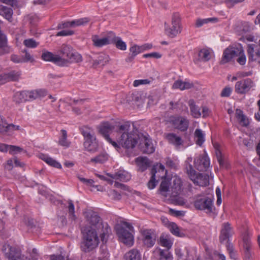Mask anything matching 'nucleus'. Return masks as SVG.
<instances>
[{
    "label": "nucleus",
    "instance_id": "nucleus-1",
    "mask_svg": "<svg viewBox=\"0 0 260 260\" xmlns=\"http://www.w3.org/2000/svg\"><path fill=\"white\" fill-rule=\"evenodd\" d=\"M42 58L60 67H67L71 63H79L82 61L81 55L73 50H62L56 54L45 51L43 53Z\"/></svg>",
    "mask_w": 260,
    "mask_h": 260
},
{
    "label": "nucleus",
    "instance_id": "nucleus-2",
    "mask_svg": "<svg viewBox=\"0 0 260 260\" xmlns=\"http://www.w3.org/2000/svg\"><path fill=\"white\" fill-rule=\"evenodd\" d=\"M84 215L86 219L89 229L87 230L98 231L101 240L104 242L106 240L111 230L110 227L106 224H103L100 217L97 213L91 209H87L84 212Z\"/></svg>",
    "mask_w": 260,
    "mask_h": 260
},
{
    "label": "nucleus",
    "instance_id": "nucleus-3",
    "mask_svg": "<svg viewBox=\"0 0 260 260\" xmlns=\"http://www.w3.org/2000/svg\"><path fill=\"white\" fill-rule=\"evenodd\" d=\"M183 189V182L181 179L177 176H174L171 178L170 180L166 177L162 180L159 191L161 195L165 197H176L182 191Z\"/></svg>",
    "mask_w": 260,
    "mask_h": 260
},
{
    "label": "nucleus",
    "instance_id": "nucleus-4",
    "mask_svg": "<svg viewBox=\"0 0 260 260\" xmlns=\"http://www.w3.org/2000/svg\"><path fill=\"white\" fill-rule=\"evenodd\" d=\"M119 131L122 133L119 140V143L125 148H133L137 143L138 135L131 132V125L129 122H126L119 126Z\"/></svg>",
    "mask_w": 260,
    "mask_h": 260
},
{
    "label": "nucleus",
    "instance_id": "nucleus-5",
    "mask_svg": "<svg viewBox=\"0 0 260 260\" xmlns=\"http://www.w3.org/2000/svg\"><path fill=\"white\" fill-rule=\"evenodd\" d=\"M115 229L121 242L128 246L133 245L134 236L132 233L133 227L129 223L121 221L115 225Z\"/></svg>",
    "mask_w": 260,
    "mask_h": 260
},
{
    "label": "nucleus",
    "instance_id": "nucleus-6",
    "mask_svg": "<svg viewBox=\"0 0 260 260\" xmlns=\"http://www.w3.org/2000/svg\"><path fill=\"white\" fill-rule=\"evenodd\" d=\"M192 160V157H190L185 161V169L189 177L196 185L202 186L207 185L209 184V176L197 173L191 165Z\"/></svg>",
    "mask_w": 260,
    "mask_h": 260
},
{
    "label": "nucleus",
    "instance_id": "nucleus-7",
    "mask_svg": "<svg viewBox=\"0 0 260 260\" xmlns=\"http://www.w3.org/2000/svg\"><path fill=\"white\" fill-rule=\"evenodd\" d=\"M99 234L98 231L86 230L83 235V240L81 244V248L82 251L87 252L95 248L99 244Z\"/></svg>",
    "mask_w": 260,
    "mask_h": 260
},
{
    "label": "nucleus",
    "instance_id": "nucleus-8",
    "mask_svg": "<svg viewBox=\"0 0 260 260\" xmlns=\"http://www.w3.org/2000/svg\"><path fill=\"white\" fill-rule=\"evenodd\" d=\"M84 137L83 144L84 149L90 152L94 153L98 150L99 144L92 130L88 127H85L82 131Z\"/></svg>",
    "mask_w": 260,
    "mask_h": 260
},
{
    "label": "nucleus",
    "instance_id": "nucleus-9",
    "mask_svg": "<svg viewBox=\"0 0 260 260\" xmlns=\"http://www.w3.org/2000/svg\"><path fill=\"white\" fill-rule=\"evenodd\" d=\"M165 31L167 36L174 38L181 31V18L178 13H174L172 15L171 25H165Z\"/></svg>",
    "mask_w": 260,
    "mask_h": 260
},
{
    "label": "nucleus",
    "instance_id": "nucleus-10",
    "mask_svg": "<svg viewBox=\"0 0 260 260\" xmlns=\"http://www.w3.org/2000/svg\"><path fill=\"white\" fill-rule=\"evenodd\" d=\"M152 176L150 180L147 183L148 187L152 189L156 186L157 181L156 180V178H165L167 171L165 170V166L161 164H157L154 168L152 170Z\"/></svg>",
    "mask_w": 260,
    "mask_h": 260
},
{
    "label": "nucleus",
    "instance_id": "nucleus-11",
    "mask_svg": "<svg viewBox=\"0 0 260 260\" xmlns=\"http://www.w3.org/2000/svg\"><path fill=\"white\" fill-rule=\"evenodd\" d=\"M156 238V235L153 231L149 229L141 231L140 240L144 246L147 248L152 247L155 243Z\"/></svg>",
    "mask_w": 260,
    "mask_h": 260
},
{
    "label": "nucleus",
    "instance_id": "nucleus-12",
    "mask_svg": "<svg viewBox=\"0 0 260 260\" xmlns=\"http://www.w3.org/2000/svg\"><path fill=\"white\" fill-rule=\"evenodd\" d=\"M194 207L198 210L205 211L206 213H212L214 209L212 200L208 197L199 196L194 202Z\"/></svg>",
    "mask_w": 260,
    "mask_h": 260
},
{
    "label": "nucleus",
    "instance_id": "nucleus-13",
    "mask_svg": "<svg viewBox=\"0 0 260 260\" xmlns=\"http://www.w3.org/2000/svg\"><path fill=\"white\" fill-rule=\"evenodd\" d=\"M210 159L207 154L205 153L197 156L194 159V167L200 171H205L210 167Z\"/></svg>",
    "mask_w": 260,
    "mask_h": 260
},
{
    "label": "nucleus",
    "instance_id": "nucleus-14",
    "mask_svg": "<svg viewBox=\"0 0 260 260\" xmlns=\"http://www.w3.org/2000/svg\"><path fill=\"white\" fill-rule=\"evenodd\" d=\"M254 86L253 81L247 78L237 82L235 86V90L238 94H245Z\"/></svg>",
    "mask_w": 260,
    "mask_h": 260
},
{
    "label": "nucleus",
    "instance_id": "nucleus-15",
    "mask_svg": "<svg viewBox=\"0 0 260 260\" xmlns=\"http://www.w3.org/2000/svg\"><path fill=\"white\" fill-rule=\"evenodd\" d=\"M113 31L107 32L106 35L101 38L95 35L92 37L94 45L96 47H102L105 45L111 44Z\"/></svg>",
    "mask_w": 260,
    "mask_h": 260
},
{
    "label": "nucleus",
    "instance_id": "nucleus-16",
    "mask_svg": "<svg viewBox=\"0 0 260 260\" xmlns=\"http://www.w3.org/2000/svg\"><path fill=\"white\" fill-rule=\"evenodd\" d=\"M165 137L169 143L174 145L176 148L179 149L183 147L184 141L179 135L170 133L166 134Z\"/></svg>",
    "mask_w": 260,
    "mask_h": 260
},
{
    "label": "nucleus",
    "instance_id": "nucleus-17",
    "mask_svg": "<svg viewBox=\"0 0 260 260\" xmlns=\"http://www.w3.org/2000/svg\"><path fill=\"white\" fill-rule=\"evenodd\" d=\"M89 19L88 18H82L78 19H76L71 22L67 21L62 22L58 24L57 26L58 29H65L69 27H75L80 25H84L89 22Z\"/></svg>",
    "mask_w": 260,
    "mask_h": 260
},
{
    "label": "nucleus",
    "instance_id": "nucleus-18",
    "mask_svg": "<svg viewBox=\"0 0 260 260\" xmlns=\"http://www.w3.org/2000/svg\"><path fill=\"white\" fill-rule=\"evenodd\" d=\"M170 121L175 128L181 131H186L188 126V121L182 117H172Z\"/></svg>",
    "mask_w": 260,
    "mask_h": 260
},
{
    "label": "nucleus",
    "instance_id": "nucleus-19",
    "mask_svg": "<svg viewBox=\"0 0 260 260\" xmlns=\"http://www.w3.org/2000/svg\"><path fill=\"white\" fill-rule=\"evenodd\" d=\"M212 56L210 50H197L194 54V61L198 63L199 61H207L211 59Z\"/></svg>",
    "mask_w": 260,
    "mask_h": 260
},
{
    "label": "nucleus",
    "instance_id": "nucleus-20",
    "mask_svg": "<svg viewBox=\"0 0 260 260\" xmlns=\"http://www.w3.org/2000/svg\"><path fill=\"white\" fill-rule=\"evenodd\" d=\"M114 128V127L113 125L108 122H105L100 124L99 127V131L107 141H111V138L109 136V134Z\"/></svg>",
    "mask_w": 260,
    "mask_h": 260
},
{
    "label": "nucleus",
    "instance_id": "nucleus-21",
    "mask_svg": "<svg viewBox=\"0 0 260 260\" xmlns=\"http://www.w3.org/2000/svg\"><path fill=\"white\" fill-rule=\"evenodd\" d=\"M243 248L245 256L250 258L251 255V249L252 247L251 243L250 240L249 234L246 232L243 235Z\"/></svg>",
    "mask_w": 260,
    "mask_h": 260
},
{
    "label": "nucleus",
    "instance_id": "nucleus-22",
    "mask_svg": "<svg viewBox=\"0 0 260 260\" xmlns=\"http://www.w3.org/2000/svg\"><path fill=\"white\" fill-rule=\"evenodd\" d=\"M238 55L237 50H225L220 61L221 64L233 61Z\"/></svg>",
    "mask_w": 260,
    "mask_h": 260
},
{
    "label": "nucleus",
    "instance_id": "nucleus-23",
    "mask_svg": "<svg viewBox=\"0 0 260 260\" xmlns=\"http://www.w3.org/2000/svg\"><path fill=\"white\" fill-rule=\"evenodd\" d=\"M135 163L138 170L143 172L146 170L150 165L149 160L146 157L139 156L135 159Z\"/></svg>",
    "mask_w": 260,
    "mask_h": 260
},
{
    "label": "nucleus",
    "instance_id": "nucleus-24",
    "mask_svg": "<svg viewBox=\"0 0 260 260\" xmlns=\"http://www.w3.org/2000/svg\"><path fill=\"white\" fill-rule=\"evenodd\" d=\"M108 175L116 181L126 182L129 180L131 177L129 173L125 171L121 170L118 171L115 174H108Z\"/></svg>",
    "mask_w": 260,
    "mask_h": 260
},
{
    "label": "nucleus",
    "instance_id": "nucleus-25",
    "mask_svg": "<svg viewBox=\"0 0 260 260\" xmlns=\"http://www.w3.org/2000/svg\"><path fill=\"white\" fill-rule=\"evenodd\" d=\"M233 234V231L229 223H224L222 225L220 236V240L221 242L227 240Z\"/></svg>",
    "mask_w": 260,
    "mask_h": 260
},
{
    "label": "nucleus",
    "instance_id": "nucleus-26",
    "mask_svg": "<svg viewBox=\"0 0 260 260\" xmlns=\"http://www.w3.org/2000/svg\"><path fill=\"white\" fill-rule=\"evenodd\" d=\"M9 251L6 252L5 255L8 260H24L21 254L17 251L15 248L7 245Z\"/></svg>",
    "mask_w": 260,
    "mask_h": 260
},
{
    "label": "nucleus",
    "instance_id": "nucleus-27",
    "mask_svg": "<svg viewBox=\"0 0 260 260\" xmlns=\"http://www.w3.org/2000/svg\"><path fill=\"white\" fill-rule=\"evenodd\" d=\"M193 86L192 83L188 81H182L181 80L176 81L172 86V88L174 89H180L183 90L191 88Z\"/></svg>",
    "mask_w": 260,
    "mask_h": 260
},
{
    "label": "nucleus",
    "instance_id": "nucleus-28",
    "mask_svg": "<svg viewBox=\"0 0 260 260\" xmlns=\"http://www.w3.org/2000/svg\"><path fill=\"white\" fill-rule=\"evenodd\" d=\"M143 143L144 146H142V149L144 153L150 154L154 151L155 148L152 140L149 138L145 137Z\"/></svg>",
    "mask_w": 260,
    "mask_h": 260
},
{
    "label": "nucleus",
    "instance_id": "nucleus-29",
    "mask_svg": "<svg viewBox=\"0 0 260 260\" xmlns=\"http://www.w3.org/2000/svg\"><path fill=\"white\" fill-rule=\"evenodd\" d=\"M39 158L52 167L58 169H60L61 168V165L59 162H57L52 157L49 156L48 155L45 154H40L39 155Z\"/></svg>",
    "mask_w": 260,
    "mask_h": 260
},
{
    "label": "nucleus",
    "instance_id": "nucleus-30",
    "mask_svg": "<svg viewBox=\"0 0 260 260\" xmlns=\"http://www.w3.org/2000/svg\"><path fill=\"white\" fill-rule=\"evenodd\" d=\"M159 244L169 249L173 245V241L168 235L162 234L159 238Z\"/></svg>",
    "mask_w": 260,
    "mask_h": 260
},
{
    "label": "nucleus",
    "instance_id": "nucleus-31",
    "mask_svg": "<svg viewBox=\"0 0 260 260\" xmlns=\"http://www.w3.org/2000/svg\"><path fill=\"white\" fill-rule=\"evenodd\" d=\"M78 179L84 184H86L88 187H91L92 191H103V187L101 186L93 185L94 181L92 179H87L81 176L78 177Z\"/></svg>",
    "mask_w": 260,
    "mask_h": 260
},
{
    "label": "nucleus",
    "instance_id": "nucleus-32",
    "mask_svg": "<svg viewBox=\"0 0 260 260\" xmlns=\"http://www.w3.org/2000/svg\"><path fill=\"white\" fill-rule=\"evenodd\" d=\"M111 44L115 45L116 48L118 49H126V44L125 42L123 41L121 38L117 36L114 32L112 33Z\"/></svg>",
    "mask_w": 260,
    "mask_h": 260
},
{
    "label": "nucleus",
    "instance_id": "nucleus-33",
    "mask_svg": "<svg viewBox=\"0 0 260 260\" xmlns=\"http://www.w3.org/2000/svg\"><path fill=\"white\" fill-rule=\"evenodd\" d=\"M188 105L191 116L196 118H199L201 115V113L199 107L195 105L194 101L192 100H189Z\"/></svg>",
    "mask_w": 260,
    "mask_h": 260
},
{
    "label": "nucleus",
    "instance_id": "nucleus-34",
    "mask_svg": "<svg viewBox=\"0 0 260 260\" xmlns=\"http://www.w3.org/2000/svg\"><path fill=\"white\" fill-rule=\"evenodd\" d=\"M126 260H141V254L139 251L133 249L127 252L125 255Z\"/></svg>",
    "mask_w": 260,
    "mask_h": 260
},
{
    "label": "nucleus",
    "instance_id": "nucleus-35",
    "mask_svg": "<svg viewBox=\"0 0 260 260\" xmlns=\"http://www.w3.org/2000/svg\"><path fill=\"white\" fill-rule=\"evenodd\" d=\"M218 22V19L216 17L208 18L205 19L198 18L196 22V26L200 27L205 24L209 23H215Z\"/></svg>",
    "mask_w": 260,
    "mask_h": 260
},
{
    "label": "nucleus",
    "instance_id": "nucleus-36",
    "mask_svg": "<svg viewBox=\"0 0 260 260\" xmlns=\"http://www.w3.org/2000/svg\"><path fill=\"white\" fill-rule=\"evenodd\" d=\"M13 11L11 8L6 6H0V15L8 20L12 18Z\"/></svg>",
    "mask_w": 260,
    "mask_h": 260
},
{
    "label": "nucleus",
    "instance_id": "nucleus-37",
    "mask_svg": "<svg viewBox=\"0 0 260 260\" xmlns=\"http://www.w3.org/2000/svg\"><path fill=\"white\" fill-rule=\"evenodd\" d=\"M236 116L238 120L239 123L243 126H247L248 124V120L246 118L245 116L243 114L242 110L237 109L236 110Z\"/></svg>",
    "mask_w": 260,
    "mask_h": 260
},
{
    "label": "nucleus",
    "instance_id": "nucleus-38",
    "mask_svg": "<svg viewBox=\"0 0 260 260\" xmlns=\"http://www.w3.org/2000/svg\"><path fill=\"white\" fill-rule=\"evenodd\" d=\"M195 140L197 145L202 146L205 141V134L200 129H197L194 132Z\"/></svg>",
    "mask_w": 260,
    "mask_h": 260
},
{
    "label": "nucleus",
    "instance_id": "nucleus-39",
    "mask_svg": "<svg viewBox=\"0 0 260 260\" xmlns=\"http://www.w3.org/2000/svg\"><path fill=\"white\" fill-rule=\"evenodd\" d=\"M108 159V155L106 153H102L92 158L90 162L95 164H103L106 162Z\"/></svg>",
    "mask_w": 260,
    "mask_h": 260
},
{
    "label": "nucleus",
    "instance_id": "nucleus-40",
    "mask_svg": "<svg viewBox=\"0 0 260 260\" xmlns=\"http://www.w3.org/2000/svg\"><path fill=\"white\" fill-rule=\"evenodd\" d=\"M14 101L16 103H21L27 101L25 91L16 92L13 96Z\"/></svg>",
    "mask_w": 260,
    "mask_h": 260
},
{
    "label": "nucleus",
    "instance_id": "nucleus-41",
    "mask_svg": "<svg viewBox=\"0 0 260 260\" xmlns=\"http://www.w3.org/2000/svg\"><path fill=\"white\" fill-rule=\"evenodd\" d=\"M62 136L60 138L59 140V144L62 146L65 147H69L70 145V142H69L67 140V132L64 130L62 129L61 131Z\"/></svg>",
    "mask_w": 260,
    "mask_h": 260
},
{
    "label": "nucleus",
    "instance_id": "nucleus-42",
    "mask_svg": "<svg viewBox=\"0 0 260 260\" xmlns=\"http://www.w3.org/2000/svg\"><path fill=\"white\" fill-rule=\"evenodd\" d=\"M215 154L217 159V160L220 166L223 167L224 165V158L223 154L221 153V150L219 149V147L218 145H215Z\"/></svg>",
    "mask_w": 260,
    "mask_h": 260
},
{
    "label": "nucleus",
    "instance_id": "nucleus-43",
    "mask_svg": "<svg viewBox=\"0 0 260 260\" xmlns=\"http://www.w3.org/2000/svg\"><path fill=\"white\" fill-rule=\"evenodd\" d=\"M8 126L6 119L0 115V133L5 134L8 133Z\"/></svg>",
    "mask_w": 260,
    "mask_h": 260
},
{
    "label": "nucleus",
    "instance_id": "nucleus-44",
    "mask_svg": "<svg viewBox=\"0 0 260 260\" xmlns=\"http://www.w3.org/2000/svg\"><path fill=\"white\" fill-rule=\"evenodd\" d=\"M168 228L173 235L179 237L181 236L179 229L176 223L174 222L170 223L168 225Z\"/></svg>",
    "mask_w": 260,
    "mask_h": 260
},
{
    "label": "nucleus",
    "instance_id": "nucleus-45",
    "mask_svg": "<svg viewBox=\"0 0 260 260\" xmlns=\"http://www.w3.org/2000/svg\"><path fill=\"white\" fill-rule=\"evenodd\" d=\"M23 44L27 48H36L38 46L39 43L33 39H27L24 40Z\"/></svg>",
    "mask_w": 260,
    "mask_h": 260
},
{
    "label": "nucleus",
    "instance_id": "nucleus-46",
    "mask_svg": "<svg viewBox=\"0 0 260 260\" xmlns=\"http://www.w3.org/2000/svg\"><path fill=\"white\" fill-rule=\"evenodd\" d=\"M237 52H238V55L236 57H238L237 59V62L241 65H243L245 63L246 58V56L244 53V51L243 50H237Z\"/></svg>",
    "mask_w": 260,
    "mask_h": 260
},
{
    "label": "nucleus",
    "instance_id": "nucleus-47",
    "mask_svg": "<svg viewBox=\"0 0 260 260\" xmlns=\"http://www.w3.org/2000/svg\"><path fill=\"white\" fill-rule=\"evenodd\" d=\"M8 81H15L19 79L20 73L19 72L12 71L9 73L6 74Z\"/></svg>",
    "mask_w": 260,
    "mask_h": 260
},
{
    "label": "nucleus",
    "instance_id": "nucleus-48",
    "mask_svg": "<svg viewBox=\"0 0 260 260\" xmlns=\"http://www.w3.org/2000/svg\"><path fill=\"white\" fill-rule=\"evenodd\" d=\"M98 61V63H101L102 65H104L107 63L109 60V57L108 55L104 53L101 54L96 59Z\"/></svg>",
    "mask_w": 260,
    "mask_h": 260
},
{
    "label": "nucleus",
    "instance_id": "nucleus-49",
    "mask_svg": "<svg viewBox=\"0 0 260 260\" xmlns=\"http://www.w3.org/2000/svg\"><path fill=\"white\" fill-rule=\"evenodd\" d=\"M167 197L171 198L175 204L178 205L182 206L186 203V201L184 199L180 197H177V196L176 197L168 196Z\"/></svg>",
    "mask_w": 260,
    "mask_h": 260
},
{
    "label": "nucleus",
    "instance_id": "nucleus-50",
    "mask_svg": "<svg viewBox=\"0 0 260 260\" xmlns=\"http://www.w3.org/2000/svg\"><path fill=\"white\" fill-rule=\"evenodd\" d=\"M21 53L23 62L32 61L34 60L32 56L26 50H23Z\"/></svg>",
    "mask_w": 260,
    "mask_h": 260
},
{
    "label": "nucleus",
    "instance_id": "nucleus-51",
    "mask_svg": "<svg viewBox=\"0 0 260 260\" xmlns=\"http://www.w3.org/2000/svg\"><path fill=\"white\" fill-rule=\"evenodd\" d=\"M249 54L252 60L260 59V50H249Z\"/></svg>",
    "mask_w": 260,
    "mask_h": 260
},
{
    "label": "nucleus",
    "instance_id": "nucleus-52",
    "mask_svg": "<svg viewBox=\"0 0 260 260\" xmlns=\"http://www.w3.org/2000/svg\"><path fill=\"white\" fill-rule=\"evenodd\" d=\"M68 204H69L68 210H69V215L70 216L71 218L73 220H75L76 218V216L75 215L74 205L72 201H69L68 202Z\"/></svg>",
    "mask_w": 260,
    "mask_h": 260
},
{
    "label": "nucleus",
    "instance_id": "nucleus-53",
    "mask_svg": "<svg viewBox=\"0 0 260 260\" xmlns=\"http://www.w3.org/2000/svg\"><path fill=\"white\" fill-rule=\"evenodd\" d=\"M27 101L34 100L38 98L37 92L36 90L31 91H25Z\"/></svg>",
    "mask_w": 260,
    "mask_h": 260
},
{
    "label": "nucleus",
    "instance_id": "nucleus-54",
    "mask_svg": "<svg viewBox=\"0 0 260 260\" xmlns=\"http://www.w3.org/2000/svg\"><path fill=\"white\" fill-rule=\"evenodd\" d=\"M34 222L32 219H27V221H26V224L28 227L29 230H30V232H36L38 228L34 225Z\"/></svg>",
    "mask_w": 260,
    "mask_h": 260
},
{
    "label": "nucleus",
    "instance_id": "nucleus-55",
    "mask_svg": "<svg viewBox=\"0 0 260 260\" xmlns=\"http://www.w3.org/2000/svg\"><path fill=\"white\" fill-rule=\"evenodd\" d=\"M153 47H155V46H153L151 43H146L141 46L134 45L131 47L130 49H151Z\"/></svg>",
    "mask_w": 260,
    "mask_h": 260
},
{
    "label": "nucleus",
    "instance_id": "nucleus-56",
    "mask_svg": "<svg viewBox=\"0 0 260 260\" xmlns=\"http://www.w3.org/2000/svg\"><path fill=\"white\" fill-rule=\"evenodd\" d=\"M150 81L148 79H140L136 80L134 81L133 85L135 87H137L140 85H145L150 83Z\"/></svg>",
    "mask_w": 260,
    "mask_h": 260
},
{
    "label": "nucleus",
    "instance_id": "nucleus-57",
    "mask_svg": "<svg viewBox=\"0 0 260 260\" xmlns=\"http://www.w3.org/2000/svg\"><path fill=\"white\" fill-rule=\"evenodd\" d=\"M74 34V31L72 30L64 29L58 32L56 36H68Z\"/></svg>",
    "mask_w": 260,
    "mask_h": 260
},
{
    "label": "nucleus",
    "instance_id": "nucleus-58",
    "mask_svg": "<svg viewBox=\"0 0 260 260\" xmlns=\"http://www.w3.org/2000/svg\"><path fill=\"white\" fill-rule=\"evenodd\" d=\"M109 196L115 200H119L121 198L120 193H118L115 190H111L109 193Z\"/></svg>",
    "mask_w": 260,
    "mask_h": 260
},
{
    "label": "nucleus",
    "instance_id": "nucleus-59",
    "mask_svg": "<svg viewBox=\"0 0 260 260\" xmlns=\"http://www.w3.org/2000/svg\"><path fill=\"white\" fill-rule=\"evenodd\" d=\"M166 165L167 167L175 169L177 167V163L170 158H167L165 159Z\"/></svg>",
    "mask_w": 260,
    "mask_h": 260
},
{
    "label": "nucleus",
    "instance_id": "nucleus-60",
    "mask_svg": "<svg viewBox=\"0 0 260 260\" xmlns=\"http://www.w3.org/2000/svg\"><path fill=\"white\" fill-rule=\"evenodd\" d=\"M162 55L157 52H153L150 53L145 54L143 55V57L145 58L151 57L154 58H159L161 57Z\"/></svg>",
    "mask_w": 260,
    "mask_h": 260
},
{
    "label": "nucleus",
    "instance_id": "nucleus-61",
    "mask_svg": "<svg viewBox=\"0 0 260 260\" xmlns=\"http://www.w3.org/2000/svg\"><path fill=\"white\" fill-rule=\"evenodd\" d=\"M232 89L231 87H226L222 91L221 96L222 97L229 96L232 92Z\"/></svg>",
    "mask_w": 260,
    "mask_h": 260
},
{
    "label": "nucleus",
    "instance_id": "nucleus-62",
    "mask_svg": "<svg viewBox=\"0 0 260 260\" xmlns=\"http://www.w3.org/2000/svg\"><path fill=\"white\" fill-rule=\"evenodd\" d=\"M22 150V148L19 147H17L13 145H10L9 153L12 154H14L17 152H19Z\"/></svg>",
    "mask_w": 260,
    "mask_h": 260
},
{
    "label": "nucleus",
    "instance_id": "nucleus-63",
    "mask_svg": "<svg viewBox=\"0 0 260 260\" xmlns=\"http://www.w3.org/2000/svg\"><path fill=\"white\" fill-rule=\"evenodd\" d=\"M11 60L13 61L15 63H20L22 62L23 59L22 57L21 56V54L20 55H12L11 56Z\"/></svg>",
    "mask_w": 260,
    "mask_h": 260
},
{
    "label": "nucleus",
    "instance_id": "nucleus-64",
    "mask_svg": "<svg viewBox=\"0 0 260 260\" xmlns=\"http://www.w3.org/2000/svg\"><path fill=\"white\" fill-rule=\"evenodd\" d=\"M227 250L229 251L231 258L235 259L236 255L235 252L234 251L233 246L231 245L230 244H228V245H227Z\"/></svg>",
    "mask_w": 260,
    "mask_h": 260
}]
</instances>
